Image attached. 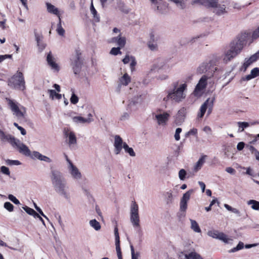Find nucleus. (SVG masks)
<instances>
[{
	"label": "nucleus",
	"mask_w": 259,
	"mask_h": 259,
	"mask_svg": "<svg viewBox=\"0 0 259 259\" xmlns=\"http://www.w3.org/2000/svg\"><path fill=\"white\" fill-rule=\"evenodd\" d=\"M213 100L208 98L200 106L199 111L197 113V119L202 118L207 110V115L211 112L213 106Z\"/></svg>",
	"instance_id": "nucleus-11"
},
{
	"label": "nucleus",
	"mask_w": 259,
	"mask_h": 259,
	"mask_svg": "<svg viewBox=\"0 0 259 259\" xmlns=\"http://www.w3.org/2000/svg\"><path fill=\"white\" fill-rule=\"evenodd\" d=\"M148 48L152 51H156L158 50V45L155 41H149L148 42Z\"/></svg>",
	"instance_id": "nucleus-46"
},
{
	"label": "nucleus",
	"mask_w": 259,
	"mask_h": 259,
	"mask_svg": "<svg viewBox=\"0 0 259 259\" xmlns=\"http://www.w3.org/2000/svg\"><path fill=\"white\" fill-rule=\"evenodd\" d=\"M0 171L6 176H10V171L9 170V168L5 166H2L0 167Z\"/></svg>",
	"instance_id": "nucleus-51"
},
{
	"label": "nucleus",
	"mask_w": 259,
	"mask_h": 259,
	"mask_svg": "<svg viewBox=\"0 0 259 259\" xmlns=\"http://www.w3.org/2000/svg\"><path fill=\"white\" fill-rule=\"evenodd\" d=\"M47 60L49 65L51 67L52 70L56 72L59 71L60 67L57 63L55 58L52 56L51 52L48 54Z\"/></svg>",
	"instance_id": "nucleus-24"
},
{
	"label": "nucleus",
	"mask_w": 259,
	"mask_h": 259,
	"mask_svg": "<svg viewBox=\"0 0 259 259\" xmlns=\"http://www.w3.org/2000/svg\"><path fill=\"white\" fill-rule=\"evenodd\" d=\"M33 205L35 209L38 212V213L42 217H44L45 218H46L47 220H49L48 218L44 213L42 210L40 209V207L37 206L36 204L33 202Z\"/></svg>",
	"instance_id": "nucleus-54"
},
{
	"label": "nucleus",
	"mask_w": 259,
	"mask_h": 259,
	"mask_svg": "<svg viewBox=\"0 0 259 259\" xmlns=\"http://www.w3.org/2000/svg\"><path fill=\"white\" fill-rule=\"evenodd\" d=\"M259 75V68L256 67L251 70L250 73L244 77L242 78V80L248 81L252 78L256 77Z\"/></svg>",
	"instance_id": "nucleus-29"
},
{
	"label": "nucleus",
	"mask_w": 259,
	"mask_h": 259,
	"mask_svg": "<svg viewBox=\"0 0 259 259\" xmlns=\"http://www.w3.org/2000/svg\"><path fill=\"white\" fill-rule=\"evenodd\" d=\"M53 87L55 90H48L47 91L49 98L51 100H60L62 96L64 97V95H62L61 94H59V93L61 92V88L59 84H54L53 85Z\"/></svg>",
	"instance_id": "nucleus-14"
},
{
	"label": "nucleus",
	"mask_w": 259,
	"mask_h": 259,
	"mask_svg": "<svg viewBox=\"0 0 259 259\" xmlns=\"http://www.w3.org/2000/svg\"><path fill=\"white\" fill-rule=\"evenodd\" d=\"M114 235L115 237V245H120L119 236L117 227H115L114 229Z\"/></svg>",
	"instance_id": "nucleus-55"
},
{
	"label": "nucleus",
	"mask_w": 259,
	"mask_h": 259,
	"mask_svg": "<svg viewBox=\"0 0 259 259\" xmlns=\"http://www.w3.org/2000/svg\"><path fill=\"white\" fill-rule=\"evenodd\" d=\"M194 192L193 189H190L184 193L180 201V209L185 211L187 208V202L189 200L191 195Z\"/></svg>",
	"instance_id": "nucleus-16"
},
{
	"label": "nucleus",
	"mask_w": 259,
	"mask_h": 259,
	"mask_svg": "<svg viewBox=\"0 0 259 259\" xmlns=\"http://www.w3.org/2000/svg\"><path fill=\"white\" fill-rule=\"evenodd\" d=\"M8 106L12 113L13 115L18 120H22L27 116L26 108L17 101L7 99Z\"/></svg>",
	"instance_id": "nucleus-3"
},
{
	"label": "nucleus",
	"mask_w": 259,
	"mask_h": 259,
	"mask_svg": "<svg viewBox=\"0 0 259 259\" xmlns=\"http://www.w3.org/2000/svg\"><path fill=\"white\" fill-rule=\"evenodd\" d=\"M123 149L125 152L128 153L131 156L135 157L136 156V153L134 152L133 149L131 147H130L126 143H124L123 145Z\"/></svg>",
	"instance_id": "nucleus-36"
},
{
	"label": "nucleus",
	"mask_w": 259,
	"mask_h": 259,
	"mask_svg": "<svg viewBox=\"0 0 259 259\" xmlns=\"http://www.w3.org/2000/svg\"><path fill=\"white\" fill-rule=\"evenodd\" d=\"M188 85L185 81H177L171 84V89L167 91V95L163 98L164 101L171 100L180 103L186 97Z\"/></svg>",
	"instance_id": "nucleus-2"
},
{
	"label": "nucleus",
	"mask_w": 259,
	"mask_h": 259,
	"mask_svg": "<svg viewBox=\"0 0 259 259\" xmlns=\"http://www.w3.org/2000/svg\"><path fill=\"white\" fill-rule=\"evenodd\" d=\"M213 8H214V13H215L218 15H221L226 13L225 6L224 5H218V1L217 6Z\"/></svg>",
	"instance_id": "nucleus-32"
},
{
	"label": "nucleus",
	"mask_w": 259,
	"mask_h": 259,
	"mask_svg": "<svg viewBox=\"0 0 259 259\" xmlns=\"http://www.w3.org/2000/svg\"><path fill=\"white\" fill-rule=\"evenodd\" d=\"M121 48L118 47L117 48H113L111 49L110 53L113 55H117L121 53L120 51Z\"/></svg>",
	"instance_id": "nucleus-52"
},
{
	"label": "nucleus",
	"mask_w": 259,
	"mask_h": 259,
	"mask_svg": "<svg viewBox=\"0 0 259 259\" xmlns=\"http://www.w3.org/2000/svg\"><path fill=\"white\" fill-rule=\"evenodd\" d=\"M51 181L55 191L66 200H70L69 186L62 174L57 170L52 171Z\"/></svg>",
	"instance_id": "nucleus-1"
},
{
	"label": "nucleus",
	"mask_w": 259,
	"mask_h": 259,
	"mask_svg": "<svg viewBox=\"0 0 259 259\" xmlns=\"http://www.w3.org/2000/svg\"><path fill=\"white\" fill-rule=\"evenodd\" d=\"M187 113V110L186 108L183 107L181 108L176 115V121L178 123L181 124L183 123L186 118Z\"/></svg>",
	"instance_id": "nucleus-25"
},
{
	"label": "nucleus",
	"mask_w": 259,
	"mask_h": 259,
	"mask_svg": "<svg viewBox=\"0 0 259 259\" xmlns=\"http://www.w3.org/2000/svg\"><path fill=\"white\" fill-rule=\"evenodd\" d=\"M65 137L67 139L68 144L70 147H74L76 144L77 139L75 133L68 128H65L63 131Z\"/></svg>",
	"instance_id": "nucleus-13"
},
{
	"label": "nucleus",
	"mask_w": 259,
	"mask_h": 259,
	"mask_svg": "<svg viewBox=\"0 0 259 259\" xmlns=\"http://www.w3.org/2000/svg\"><path fill=\"white\" fill-rule=\"evenodd\" d=\"M210 62H203L198 67L197 71L200 73L207 71L208 73H210V75L212 76L215 71L217 70V68L216 67L210 68Z\"/></svg>",
	"instance_id": "nucleus-17"
},
{
	"label": "nucleus",
	"mask_w": 259,
	"mask_h": 259,
	"mask_svg": "<svg viewBox=\"0 0 259 259\" xmlns=\"http://www.w3.org/2000/svg\"><path fill=\"white\" fill-rule=\"evenodd\" d=\"M90 10L92 14L93 15L95 21L98 22L100 21V17L97 14V12L93 6V2L91 3Z\"/></svg>",
	"instance_id": "nucleus-37"
},
{
	"label": "nucleus",
	"mask_w": 259,
	"mask_h": 259,
	"mask_svg": "<svg viewBox=\"0 0 259 259\" xmlns=\"http://www.w3.org/2000/svg\"><path fill=\"white\" fill-rule=\"evenodd\" d=\"M56 30H57L58 34H59L60 35L63 36L64 35L65 30L63 29V28L62 27L61 19H60L59 20V23L57 24V28Z\"/></svg>",
	"instance_id": "nucleus-42"
},
{
	"label": "nucleus",
	"mask_w": 259,
	"mask_h": 259,
	"mask_svg": "<svg viewBox=\"0 0 259 259\" xmlns=\"http://www.w3.org/2000/svg\"><path fill=\"white\" fill-rule=\"evenodd\" d=\"M187 172L186 170L183 168L181 169L178 172V177L181 181H184L187 178Z\"/></svg>",
	"instance_id": "nucleus-38"
},
{
	"label": "nucleus",
	"mask_w": 259,
	"mask_h": 259,
	"mask_svg": "<svg viewBox=\"0 0 259 259\" xmlns=\"http://www.w3.org/2000/svg\"><path fill=\"white\" fill-rule=\"evenodd\" d=\"M259 124V121H254V122H251V123H249V122H245V121L238 122H237V125L238 126V132H239V133L242 132L244 130L245 128L249 127V126L254 125V124Z\"/></svg>",
	"instance_id": "nucleus-28"
},
{
	"label": "nucleus",
	"mask_w": 259,
	"mask_h": 259,
	"mask_svg": "<svg viewBox=\"0 0 259 259\" xmlns=\"http://www.w3.org/2000/svg\"><path fill=\"white\" fill-rule=\"evenodd\" d=\"M259 58V51L255 54L252 55L249 59L253 63Z\"/></svg>",
	"instance_id": "nucleus-62"
},
{
	"label": "nucleus",
	"mask_w": 259,
	"mask_h": 259,
	"mask_svg": "<svg viewBox=\"0 0 259 259\" xmlns=\"http://www.w3.org/2000/svg\"><path fill=\"white\" fill-rule=\"evenodd\" d=\"M130 220L135 229H141L139 205L135 201H132L130 205Z\"/></svg>",
	"instance_id": "nucleus-6"
},
{
	"label": "nucleus",
	"mask_w": 259,
	"mask_h": 259,
	"mask_svg": "<svg viewBox=\"0 0 259 259\" xmlns=\"http://www.w3.org/2000/svg\"><path fill=\"white\" fill-rule=\"evenodd\" d=\"M118 89H119L122 85L127 86L131 82V77L126 72L123 74L121 73L118 78Z\"/></svg>",
	"instance_id": "nucleus-22"
},
{
	"label": "nucleus",
	"mask_w": 259,
	"mask_h": 259,
	"mask_svg": "<svg viewBox=\"0 0 259 259\" xmlns=\"http://www.w3.org/2000/svg\"><path fill=\"white\" fill-rule=\"evenodd\" d=\"M6 162L7 164L10 165H19L21 164V162L19 160H17L8 159L6 161Z\"/></svg>",
	"instance_id": "nucleus-50"
},
{
	"label": "nucleus",
	"mask_w": 259,
	"mask_h": 259,
	"mask_svg": "<svg viewBox=\"0 0 259 259\" xmlns=\"http://www.w3.org/2000/svg\"><path fill=\"white\" fill-rule=\"evenodd\" d=\"M236 56L235 54L229 49L222 56V59L225 63H227Z\"/></svg>",
	"instance_id": "nucleus-26"
},
{
	"label": "nucleus",
	"mask_w": 259,
	"mask_h": 259,
	"mask_svg": "<svg viewBox=\"0 0 259 259\" xmlns=\"http://www.w3.org/2000/svg\"><path fill=\"white\" fill-rule=\"evenodd\" d=\"M130 248L131 250L132 259H139V257L140 256L139 253H135L133 245H130Z\"/></svg>",
	"instance_id": "nucleus-47"
},
{
	"label": "nucleus",
	"mask_w": 259,
	"mask_h": 259,
	"mask_svg": "<svg viewBox=\"0 0 259 259\" xmlns=\"http://www.w3.org/2000/svg\"><path fill=\"white\" fill-rule=\"evenodd\" d=\"M66 161L67 162V170L71 177L74 180L79 181L82 178V175L79 169L73 164V163L68 159L67 156Z\"/></svg>",
	"instance_id": "nucleus-10"
},
{
	"label": "nucleus",
	"mask_w": 259,
	"mask_h": 259,
	"mask_svg": "<svg viewBox=\"0 0 259 259\" xmlns=\"http://www.w3.org/2000/svg\"><path fill=\"white\" fill-rule=\"evenodd\" d=\"M244 247V243L240 241L236 247H234L229 250V253H233L239 251Z\"/></svg>",
	"instance_id": "nucleus-41"
},
{
	"label": "nucleus",
	"mask_w": 259,
	"mask_h": 259,
	"mask_svg": "<svg viewBox=\"0 0 259 259\" xmlns=\"http://www.w3.org/2000/svg\"><path fill=\"white\" fill-rule=\"evenodd\" d=\"M207 77L206 75H203L199 80L197 83L193 94L196 96H200L204 92V90L207 84Z\"/></svg>",
	"instance_id": "nucleus-12"
},
{
	"label": "nucleus",
	"mask_w": 259,
	"mask_h": 259,
	"mask_svg": "<svg viewBox=\"0 0 259 259\" xmlns=\"http://www.w3.org/2000/svg\"><path fill=\"white\" fill-rule=\"evenodd\" d=\"M4 207L9 212H12L14 210V206L9 202H6L4 203Z\"/></svg>",
	"instance_id": "nucleus-48"
},
{
	"label": "nucleus",
	"mask_w": 259,
	"mask_h": 259,
	"mask_svg": "<svg viewBox=\"0 0 259 259\" xmlns=\"http://www.w3.org/2000/svg\"><path fill=\"white\" fill-rule=\"evenodd\" d=\"M252 37L253 39H256L259 37V26L253 31L252 34Z\"/></svg>",
	"instance_id": "nucleus-64"
},
{
	"label": "nucleus",
	"mask_w": 259,
	"mask_h": 259,
	"mask_svg": "<svg viewBox=\"0 0 259 259\" xmlns=\"http://www.w3.org/2000/svg\"><path fill=\"white\" fill-rule=\"evenodd\" d=\"M137 64L136 60L135 57L132 59V60L130 62V68L131 72H133L135 69V66Z\"/></svg>",
	"instance_id": "nucleus-60"
},
{
	"label": "nucleus",
	"mask_w": 259,
	"mask_h": 259,
	"mask_svg": "<svg viewBox=\"0 0 259 259\" xmlns=\"http://www.w3.org/2000/svg\"><path fill=\"white\" fill-rule=\"evenodd\" d=\"M23 209L25 211V212L28 213V214L33 216V217L34 216H36V212L32 208H31L27 206H25L22 207Z\"/></svg>",
	"instance_id": "nucleus-44"
},
{
	"label": "nucleus",
	"mask_w": 259,
	"mask_h": 259,
	"mask_svg": "<svg viewBox=\"0 0 259 259\" xmlns=\"http://www.w3.org/2000/svg\"><path fill=\"white\" fill-rule=\"evenodd\" d=\"M252 63V62L248 59H246L245 62L240 68V70L245 72L247 68Z\"/></svg>",
	"instance_id": "nucleus-43"
},
{
	"label": "nucleus",
	"mask_w": 259,
	"mask_h": 259,
	"mask_svg": "<svg viewBox=\"0 0 259 259\" xmlns=\"http://www.w3.org/2000/svg\"><path fill=\"white\" fill-rule=\"evenodd\" d=\"M125 142H123L122 138L118 135H116L114 137V152L115 154H119L122 149H123V145Z\"/></svg>",
	"instance_id": "nucleus-20"
},
{
	"label": "nucleus",
	"mask_w": 259,
	"mask_h": 259,
	"mask_svg": "<svg viewBox=\"0 0 259 259\" xmlns=\"http://www.w3.org/2000/svg\"><path fill=\"white\" fill-rule=\"evenodd\" d=\"M90 226L95 231H98L100 230L101 226L100 223L96 219H92L89 221Z\"/></svg>",
	"instance_id": "nucleus-33"
},
{
	"label": "nucleus",
	"mask_w": 259,
	"mask_h": 259,
	"mask_svg": "<svg viewBox=\"0 0 259 259\" xmlns=\"http://www.w3.org/2000/svg\"><path fill=\"white\" fill-rule=\"evenodd\" d=\"M71 65L72 66L74 73L75 74L79 73L81 68L82 61L78 52L76 53V54L74 57L72 58Z\"/></svg>",
	"instance_id": "nucleus-15"
},
{
	"label": "nucleus",
	"mask_w": 259,
	"mask_h": 259,
	"mask_svg": "<svg viewBox=\"0 0 259 259\" xmlns=\"http://www.w3.org/2000/svg\"><path fill=\"white\" fill-rule=\"evenodd\" d=\"M47 7L48 12L57 16L59 20L61 19L60 11L55 6L49 3H47Z\"/></svg>",
	"instance_id": "nucleus-30"
},
{
	"label": "nucleus",
	"mask_w": 259,
	"mask_h": 259,
	"mask_svg": "<svg viewBox=\"0 0 259 259\" xmlns=\"http://www.w3.org/2000/svg\"><path fill=\"white\" fill-rule=\"evenodd\" d=\"M0 140L2 142H8L12 146L16 149L21 154L26 148V145L21 142L19 139L15 138L10 134H6L2 130H0Z\"/></svg>",
	"instance_id": "nucleus-4"
},
{
	"label": "nucleus",
	"mask_w": 259,
	"mask_h": 259,
	"mask_svg": "<svg viewBox=\"0 0 259 259\" xmlns=\"http://www.w3.org/2000/svg\"><path fill=\"white\" fill-rule=\"evenodd\" d=\"M70 102L72 104H76L78 102V98L74 93L72 94L70 98Z\"/></svg>",
	"instance_id": "nucleus-59"
},
{
	"label": "nucleus",
	"mask_w": 259,
	"mask_h": 259,
	"mask_svg": "<svg viewBox=\"0 0 259 259\" xmlns=\"http://www.w3.org/2000/svg\"><path fill=\"white\" fill-rule=\"evenodd\" d=\"M192 4L203 5L207 7H214L217 5V0H193Z\"/></svg>",
	"instance_id": "nucleus-23"
},
{
	"label": "nucleus",
	"mask_w": 259,
	"mask_h": 259,
	"mask_svg": "<svg viewBox=\"0 0 259 259\" xmlns=\"http://www.w3.org/2000/svg\"><path fill=\"white\" fill-rule=\"evenodd\" d=\"M134 57L132 56H130L128 55H126L125 57L122 59V62L124 64H126L132 60Z\"/></svg>",
	"instance_id": "nucleus-56"
},
{
	"label": "nucleus",
	"mask_w": 259,
	"mask_h": 259,
	"mask_svg": "<svg viewBox=\"0 0 259 259\" xmlns=\"http://www.w3.org/2000/svg\"><path fill=\"white\" fill-rule=\"evenodd\" d=\"M164 200L167 204H169L172 203L174 199V196L173 192L171 190L165 192L164 193Z\"/></svg>",
	"instance_id": "nucleus-31"
},
{
	"label": "nucleus",
	"mask_w": 259,
	"mask_h": 259,
	"mask_svg": "<svg viewBox=\"0 0 259 259\" xmlns=\"http://www.w3.org/2000/svg\"><path fill=\"white\" fill-rule=\"evenodd\" d=\"M224 207L230 211L234 213L237 214L238 216H240V212L239 210L235 208H233L227 204H224Z\"/></svg>",
	"instance_id": "nucleus-39"
},
{
	"label": "nucleus",
	"mask_w": 259,
	"mask_h": 259,
	"mask_svg": "<svg viewBox=\"0 0 259 259\" xmlns=\"http://www.w3.org/2000/svg\"><path fill=\"white\" fill-rule=\"evenodd\" d=\"M191 222V228L196 233H200L201 232V229L198 224V223L193 220L190 219Z\"/></svg>",
	"instance_id": "nucleus-35"
},
{
	"label": "nucleus",
	"mask_w": 259,
	"mask_h": 259,
	"mask_svg": "<svg viewBox=\"0 0 259 259\" xmlns=\"http://www.w3.org/2000/svg\"><path fill=\"white\" fill-rule=\"evenodd\" d=\"M8 198L15 204L18 205L20 203L19 200L12 194H9L8 195Z\"/></svg>",
	"instance_id": "nucleus-53"
},
{
	"label": "nucleus",
	"mask_w": 259,
	"mask_h": 259,
	"mask_svg": "<svg viewBox=\"0 0 259 259\" xmlns=\"http://www.w3.org/2000/svg\"><path fill=\"white\" fill-rule=\"evenodd\" d=\"M34 36H35V40L36 41L37 44L42 42V36L41 34H40L36 32H34Z\"/></svg>",
	"instance_id": "nucleus-57"
},
{
	"label": "nucleus",
	"mask_w": 259,
	"mask_h": 259,
	"mask_svg": "<svg viewBox=\"0 0 259 259\" xmlns=\"http://www.w3.org/2000/svg\"><path fill=\"white\" fill-rule=\"evenodd\" d=\"M207 235L214 239L221 240L225 244H232L233 239L232 237H229L223 232H219L218 230H210L207 232Z\"/></svg>",
	"instance_id": "nucleus-9"
},
{
	"label": "nucleus",
	"mask_w": 259,
	"mask_h": 259,
	"mask_svg": "<svg viewBox=\"0 0 259 259\" xmlns=\"http://www.w3.org/2000/svg\"><path fill=\"white\" fill-rule=\"evenodd\" d=\"M182 130L180 127L177 128L175 133L174 137L176 141H178L180 140V134Z\"/></svg>",
	"instance_id": "nucleus-49"
},
{
	"label": "nucleus",
	"mask_w": 259,
	"mask_h": 259,
	"mask_svg": "<svg viewBox=\"0 0 259 259\" xmlns=\"http://www.w3.org/2000/svg\"><path fill=\"white\" fill-rule=\"evenodd\" d=\"M206 157V155H202L200 157L197 162L193 166V171L194 172H197L201 168L203 164L205 163Z\"/></svg>",
	"instance_id": "nucleus-27"
},
{
	"label": "nucleus",
	"mask_w": 259,
	"mask_h": 259,
	"mask_svg": "<svg viewBox=\"0 0 259 259\" xmlns=\"http://www.w3.org/2000/svg\"><path fill=\"white\" fill-rule=\"evenodd\" d=\"M116 250L118 259H122L120 245H116Z\"/></svg>",
	"instance_id": "nucleus-63"
},
{
	"label": "nucleus",
	"mask_w": 259,
	"mask_h": 259,
	"mask_svg": "<svg viewBox=\"0 0 259 259\" xmlns=\"http://www.w3.org/2000/svg\"><path fill=\"white\" fill-rule=\"evenodd\" d=\"M170 2H172L175 3L177 7L181 9H184L185 7V4L184 0H168Z\"/></svg>",
	"instance_id": "nucleus-45"
},
{
	"label": "nucleus",
	"mask_w": 259,
	"mask_h": 259,
	"mask_svg": "<svg viewBox=\"0 0 259 259\" xmlns=\"http://www.w3.org/2000/svg\"><path fill=\"white\" fill-rule=\"evenodd\" d=\"M169 117L170 114L167 112L158 114L155 115L157 123L160 126H165L166 124Z\"/></svg>",
	"instance_id": "nucleus-19"
},
{
	"label": "nucleus",
	"mask_w": 259,
	"mask_h": 259,
	"mask_svg": "<svg viewBox=\"0 0 259 259\" xmlns=\"http://www.w3.org/2000/svg\"><path fill=\"white\" fill-rule=\"evenodd\" d=\"M72 121L76 124L90 123L93 121V115L91 113L88 114V117L84 118L81 116H72Z\"/></svg>",
	"instance_id": "nucleus-18"
},
{
	"label": "nucleus",
	"mask_w": 259,
	"mask_h": 259,
	"mask_svg": "<svg viewBox=\"0 0 259 259\" xmlns=\"http://www.w3.org/2000/svg\"><path fill=\"white\" fill-rule=\"evenodd\" d=\"M188 259H203L201 255L195 251L188 253Z\"/></svg>",
	"instance_id": "nucleus-40"
},
{
	"label": "nucleus",
	"mask_w": 259,
	"mask_h": 259,
	"mask_svg": "<svg viewBox=\"0 0 259 259\" xmlns=\"http://www.w3.org/2000/svg\"><path fill=\"white\" fill-rule=\"evenodd\" d=\"M197 130L195 128H193L186 134V136H189L190 135L197 136Z\"/></svg>",
	"instance_id": "nucleus-58"
},
{
	"label": "nucleus",
	"mask_w": 259,
	"mask_h": 259,
	"mask_svg": "<svg viewBox=\"0 0 259 259\" xmlns=\"http://www.w3.org/2000/svg\"><path fill=\"white\" fill-rule=\"evenodd\" d=\"M247 204L248 205H251V207L252 209L255 210H259V201L255 200H250L247 201Z\"/></svg>",
	"instance_id": "nucleus-34"
},
{
	"label": "nucleus",
	"mask_w": 259,
	"mask_h": 259,
	"mask_svg": "<svg viewBox=\"0 0 259 259\" xmlns=\"http://www.w3.org/2000/svg\"><path fill=\"white\" fill-rule=\"evenodd\" d=\"M24 151L22 152L21 154L27 157H29L33 160L38 159L40 161H43L47 163H51L52 160L49 157L41 154L37 151H34L31 152L28 147L26 146V148H24Z\"/></svg>",
	"instance_id": "nucleus-8"
},
{
	"label": "nucleus",
	"mask_w": 259,
	"mask_h": 259,
	"mask_svg": "<svg viewBox=\"0 0 259 259\" xmlns=\"http://www.w3.org/2000/svg\"><path fill=\"white\" fill-rule=\"evenodd\" d=\"M248 36L247 33L242 34L238 40L235 42H233L231 45L230 49L231 50L236 56L239 55L243 50L246 43V40Z\"/></svg>",
	"instance_id": "nucleus-7"
},
{
	"label": "nucleus",
	"mask_w": 259,
	"mask_h": 259,
	"mask_svg": "<svg viewBox=\"0 0 259 259\" xmlns=\"http://www.w3.org/2000/svg\"><path fill=\"white\" fill-rule=\"evenodd\" d=\"M110 42L118 46V47L122 48L125 45L126 38L122 36L121 34H119L117 36L111 38L110 40Z\"/></svg>",
	"instance_id": "nucleus-21"
},
{
	"label": "nucleus",
	"mask_w": 259,
	"mask_h": 259,
	"mask_svg": "<svg viewBox=\"0 0 259 259\" xmlns=\"http://www.w3.org/2000/svg\"><path fill=\"white\" fill-rule=\"evenodd\" d=\"M8 84L12 88L24 91L25 89V82L23 73L17 71L14 75L9 78Z\"/></svg>",
	"instance_id": "nucleus-5"
},
{
	"label": "nucleus",
	"mask_w": 259,
	"mask_h": 259,
	"mask_svg": "<svg viewBox=\"0 0 259 259\" xmlns=\"http://www.w3.org/2000/svg\"><path fill=\"white\" fill-rule=\"evenodd\" d=\"M259 58V51L255 54L252 55L249 59L253 63Z\"/></svg>",
	"instance_id": "nucleus-61"
}]
</instances>
